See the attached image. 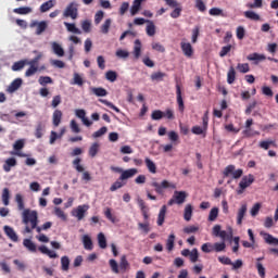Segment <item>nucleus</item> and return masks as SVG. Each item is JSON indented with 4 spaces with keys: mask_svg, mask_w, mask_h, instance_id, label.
<instances>
[{
    "mask_svg": "<svg viewBox=\"0 0 278 278\" xmlns=\"http://www.w3.org/2000/svg\"><path fill=\"white\" fill-rule=\"evenodd\" d=\"M23 224L26 225L25 233H31L36 229L37 233L45 231L42 226H38V212L30 211L29 208L23 212Z\"/></svg>",
    "mask_w": 278,
    "mask_h": 278,
    "instance_id": "1",
    "label": "nucleus"
},
{
    "mask_svg": "<svg viewBox=\"0 0 278 278\" xmlns=\"http://www.w3.org/2000/svg\"><path fill=\"white\" fill-rule=\"evenodd\" d=\"M79 4H77V2H71L64 13L63 16H65L66 18H72L73 21H75L77 18V16H79Z\"/></svg>",
    "mask_w": 278,
    "mask_h": 278,
    "instance_id": "2",
    "label": "nucleus"
},
{
    "mask_svg": "<svg viewBox=\"0 0 278 278\" xmlns=\"http://www.w3.org/2000/svg\"><path fill=\"white\" fill-rule=\"evenodd\" d=\"M154 188L156 194H164V190L168 188H175V185L170 184L168 180H163L161 184L153 178V181L150 184Z\"/></svg>",
    "mask_w": 278,
    "mask_h": 278,
    "instance_id": "3",
    "label": "nucleus"
},
{
    "mask_svg": "<svg viewBox=\"0 0 278 278\" xmlns=\"http://www.w3.org/2000/svg\"><path fill=\"white\" fill-rule=\"evenodd\" d=\"M230 175L232 179H240L244 175V170L242 168L236 169V165H228L224 168L223 176L229 177Z\"/></svg>",
    "mask_w": 278,
    "mask_h": 278,
    "instance_id": "4",
    "label": "nucleus"
},
{
    "mask_svg": "<svg viewBox=\"0 0 278 278\" xmlns=\"http://www.w3.org/2000/svg\"><path fill=\"white\" fill-rule=\"evenodd\" d=\"M210 123V117L207 116V112L202 117V127L201 126H193L191 131L195 136H201L207 131V125Z\"/></svg>",
    "mask_w": 278,
    "mask_h": 278,
    "instance_id": "5",
    "label": "nucleus"
},
{
    "mask_svg": "<svg viewBox=\"0 0 278 278\" xmlns=\"http://www.w3.org/2000/svg\"><path fill=\"white\" fill-rule=\"evenodd\" d=\"M30 27L34 28L36 27V36H42V34H45V31H47V27H49V24L47 23V21H33L30 23Z\"/></svg>",
    "mask_w": 278,
    "mask_h": 278,
    "instance_id": "6",
    "label": "nucleus"
},
{
    "mask_svg": "<svg viewBox=\"0 0 278 278\" xmlns=\"http://www.w3.org/2000/svg\"><path fill=\"white\" fill-rule=\"evenodd\" d=\"M13 149L15 152H11V155H17V157H27V154L21 152L22 149H25V140H16L13 144Z\"/></svg>",
    "mask_w": 278,
    "mask_h": 278,
    "instance_id": "7",
    "label": "nucleus"
},
{
    "mask_svg": "<svg viewBox=\"0 0 278 278\" xmlns=\"http://www.w3.org/2000/svg\"><path fill=\"white\" fill-rule=\"evenodd\" d=\"M176 101L178 103L179 112L184 113L186 110V105L184 104V97L181 96V86L179 84L176 85Z\"/></svg>",
    "mask_w": 278,
    "mask_h": 278,
    "instance_id": "8",
    "label": "nucleus"
},
{
    "mask_svg": "<svg viewBox=\"0 0 278 278\" xmlns=\"http://www.w3.org/2000/svg\"><path fill=\"white\" fill-rule=\"evenodd\" d=\"M180 49L186 58H192L194 55V49L190 42H180Z\"/></svg>",
    "mask_w": 278,
    "mask_h": 278,
    "instance_id": "9",
    "label": "nucleus"
},
{
    "mask_svg": "<svg viewBox=\"0 0 278 278\" xmlns=\"http://www.w3.org/2000/svg\"><path fill=\"white\" fill-rule=\"evenodd\" d=\"M255 181V176L252 174L248 176H243L241 181L239 182V188H242V190H247L249 186H251Z\"/></svg>",
    "mask_w": 278,
    "mask_h": 278,
    "instance_id": "10",
    "label": "nucleus"
},
{
    "mask_svg": "<svg viewBox=\"0 0 278 278\" xmlns=\"http://www.w3.org/2000/svg\"><path fill=\"white\" fill-rule=\"evenodd\" d=\"M3 231L12 242H18V235H16V231H14V228L10 226H4Z\"/></svg>",
    "mask_w": 278,
    "mask_h": 278,
    "instance_id": "11",
    "label": "nucleus"
},
{
    "mask_svg": "<svg viewBox=\"0 0 278 278\" xmlns=\"http://www.w3.org/2000/svg\"><path fill=\"white\" fill-rule=\"evenodd\" d=\"M86 212H88V205H79L74 211V216L77 218V220H84V217L86 216Z\"/></svg>",
    "mask_w": 278,
    "mask_h": 278,
    "instance_id": "12",
    "label": "nucleus"
},
{
    "mask_svg": "<svg viewBox=\"0 0 278 278\" xmlns=\"http://www.w3.org/2000/svg\"><path fill=\"white\" fill-rule=\"evenodd\" d=\"M138 175L137 168H130L126 170H122V175L119 176L121 181H125V179H131V177Z\"/></svg>",
    "mask_w": 278,
    "mask_h": 278,
    "instance_id": "13",
    "label": "nucleus"
},
{
    "mask_svg": "<svg viewBox=\"0 0 278 278\" xmlns=\"http://www.w3.org/2000/svg\"><path fill=\"white\" fill-rule=\"evenodd\" d=\"M173 197L177 205H181L186 203V199L188 198V194L186 193V191H175Z\"/></svg>",
    "mask_w": 278,
    "mask_h": 278,
    "instance_id": "14",
    "label": "nucleus"
},
{
    "mask_svg": "<svg viewBox=\"0 0 278 278\" xmlns=\"http://www.w3.org/2000/svg\"><path fill=\"white\" fill-rule=\"evenodd\" d=\"M17 162L16 159L14 157H9L5 160L2 168L4 173H10V170H12V168H14V166H16Z\"/></svg>",
    "mask_w": 278,
    "mask_h": 278,
    "instance_id": "15",
    "label": "nucleus"
},
{
    "mask_svg": "<svg viewBox=\"0 0 278 278\" xmlns=\"http://www.w3.org/2000/svg\"><path fill=\"white\" fill-rule=\"evenodd\" d=\"M38 251H40V253H42L43 255H48V257H50L51 260L58 258V253H55V251L49 250V248H47L46 245L39 247Z\"/></svg>",
    "mask_w": 278,
    "mask_h": 278,
    "instance_id": "16",
    "label": "nucleus"
},
{
    "mask_svg": "<svg viewBox=\"0 0 278 278\" xmlns=\"http://www.w3.org/2000/svg\"><path fill=\"white\" fill-rule=\"evenodd\" d=\"M62 112L60 110H54L52 114V124L54 127H60V123H62Z\"/></svg>",
    "mask_w": 278,
    "mask_h": 278,
    "instance_id": "17",
    "label": "nucleus"
},
{
    "mask_svg": "<svg viewBox=\"0 0 278 278\" xmlns=\"http://www.w3.org/2000/svg\"><path fill=\"white\" fill-rule=\"evenodd\" d=\"M23 247H25V249H27V251H29L30 253H36L38 251L36 243H34L31 239H24Z\"/></svg>",
    "mask_w": 278,
    "mask_h": 278,
    "instance_id": "18",
    "label": "nucleus"
},
{
    "mask_svg": "<svg viewBox=\"0 0 278 278\" xmlns=\"http://www.w3.org/2000/svg\"><path fill=\"white\" fill-rule=\"evenodd\" d=\"M51 47H52V51L55 55H58L59 58H64V48H62V46L60 43L54 41L51 43Z\"/></svg>",
    "mask_w": 278,
    "mask_h": 278,
    "instance_id": "19",
    "label": "nucleus"
},
{
    "mask_svg": "<svg viewBox=\"0 0 278 278\" xmlns=\"http://www.w3.org/2000/svg\"><path fill=\"white\" fill-rule=\"evenodd\" d=\"M83 244L86 251H92V249H94V245L92 244V238H90L88 235L83 236Z\"/></svg>",
    "mask_w": 278,
    "mask_h": 278,
    "instance_id": "20",
    "label": "nucleus"
},
{
    "mask_svg": "<svg viewBox=\"0 0 278 278\" xmlns=\"http://www.w3.org/2000/svg\"><path fill=\"white\" fill-rule=\"evenodd\" d=\"M21 86H23V79L16 78L9 86L8 92H16V90H18V88H21Z\"/></svg>",
    "mask_w": 278,
    "mask_h": 278,
    "instance_id": "21",
    "label": "nucleus"
},
{
    "mask_svg": "<svg viewBox=\"0 0 278 278\" xmlns=\"http://www.w3.org/2000/svg\"><path fill=\"white\" fill-rule=\"evenodd\" d=\"M166 211H167L166 205H163L159 212L157 222H156L159 227H162V225H164V220L166 219Z\"/></svg>",
    "mask_w": 278,
    "mask_h": 278,
    "instance_id": "22",
    "label": "nucleus"
},
{
    "mask_svg": "<svg viewBox=\"0 0 278 278\" xmlns=\"http://www.w3.org/2000/svg\"><path fill=\"white\" fill-rule=\"evenodd\" d=\"M132 53L135 55V60L140 59V55L142 53V43L139 41V39L135 40V47H134Z\"/></svg>",
    "mask_w": 278,
    "mask_h": 278,
    "instance_id": "23",
    "label": "nucleus"
},
{
    "mask_svg": "<svg viewBox=\"0 0 278 278\" xmlns=\"http://www.w3.org/2000/svg\"><path fill=\"white\" fill-rule=\"evenodd\" d=\"M71 268V258L68 256H62L61 257V270L64 273H68Z\"/></svg>",
    "mask_w": 278,
    "mask_h": 278,
    "instance_id": "24",
    "label": "nucleus"
},
{
    "mask_svg": "<svg viewBox=\"0 0 278 278\" xmlns=\"http://www.w3.org/2000/svg\"><path fill=\"white\" fill-rule=\"evenodd\" d=\"M245 214H247V204H243L238 211L237 225H242V220L244 219Z\"/></svg>",
    "mask_w": 278,
    "mask_h": 278,
    "instance_id": "25",
    "label": "nucleus"
},
{
    "mask_svg": "<svg viewBox=\"0 0 278 278\" xmlns=\"http://www.w3.org/2000/svg\"><path fill=\"white\" fill-rule=\"evenodd\" d=\"M146 166L149 173H152V175H155V173H157V165H155V163L149 157H146Z\"/></svg>",
    "mask_w": 278,
    "mask_h": 278,
    "instance_id": "26",
    "label": "nucleus"
},
{
    "mask_svg": "<svg viewBox=\"0 0 278 278\" xmlns=\"http://www.w3.org/2000/svg\"><path fill=\"white\" fill-rule=\"evenodd\" d=\"M54 5H55V0H49L47 2H43L40 5L39 10L41 13L49 12V10H51V8H53Z\"/></svg>",
    "mask_w": 278,
    "mask_h": 278,
    "instance_id": "27",
    "label": "nucleus"
},
{
    "mask_svg": "<svg viewBox=\"0 0 278 278\" xmlns=\"http://www.w3.org/2000/svg\"><path fill=\"white\" fill-rule=\"evenodd\" d=\"M98 244L100 249H108V239L103 232L98 233Z\"/></svg>",
    "mask_w": 278,
    "mask_h": 278,
    "instance_id": "28",
    "label": "nucleus"
},
{
    "mask_svg": "<svg viewBox=\"0 0 278 278\" xmlns=\"http://www.w3.org/2000/svg\"><path fill=\"white\" fill-rule=\"evenodd\" d=\"M248 60L250 62H262V60H266V55L254 52V53L248 55Z\"/></svg>",
    "mask_w": 278,
    "mask_h": 278,
    "instance_id": "29",
    "label": "nucleus"
},
{
    "mask_svg": "<svg viewBox=\"0 0 278 278\" xmlns=\"http://www.w3.org/2000/svg\"><path fill=\"white\" fill-rule=\"evenodd\" d=\"M101 148V146L99 144V142H94L90 146L89 148V156L90 157H97V153H99V149Z\"/></svg>",
    "mask_w": 278,
    "mask_h": 278,
    "instance_id": "30",
    "label": "nucleus"
},
{
    "mask_svg": "<svg viewBox=\"0 0 278 278\" xmlns=\"http://www.w3.org/2000/svg\"><path fill=\"white\" fill-rule=\"evenodd\" d=\"M28 68L25 72V77H33V75L37 74L38 71H40V67L38 65L28 64Z\"/></svg>",
    "mask_w": 278,
    "mask_h": 278,
    "instance_id": "31",
    "label": "nucleus"
},
{
    "mask_svg": "<svg viewBox=\"0 0 278 278\" xmlns=\"http://www.w3.org/2000/svg\"><path fill=\"white\" fill-rule=\"evenodd\" d=\"M166 249L170 253L175 249V233H170L166 240Z\"/></svg>",
    "mask_w": 278,
    "mask_h": 278,
    "instance_id": "32",
    "label": "nucleus"
},
{
    "mask_svg": "<svg viewBox=\"0 0 278 278\" xmlns=\"http://www.w3.org/2000/svg\"><path fill=\"white\" fill-rule=\"evenodd\" d=\"M91 92H93L96 97H108V90L103 87H92Z\"/></svg>",
    "mask_w": 278,
    "mask_h": 278,
    "instance_id": "33",
    "label": "nucleus"
},
{
    "mask_svg": "<svg viewBox=\"0 0 278 278\" xmlns=\"http://www.w3.org/2000/svg\"><path fill=\"white\" fill-rule=\"evenodd\" d=\"M1 199H2L3 205H5V206L10 205V189L9 188H4L2 190Z\"/></svg>",
    "mask_w": 278,
    "mask_h": 278,
    "instance_id": "34",
    "label": "nucleus"
},
{
    "mask_svg": "<svg viewBox=\"0 0 278 278\" xmlns=\"http://www.w3.org/2000/svg\"><path fill=\"white\" fill-rule=\"evenodd\" d=\"M148 25L146 27V31L148 34V36L153 37L155 36V24L153 23V21H147Z\"/></svg>",
    "mask_w": 278,
    "mask_h": 278,
    "instance_id": "35",
    "label": "nucleus"
},
{
    "mask_svg": "<svg viewBox=\"0 0 278 278\" xmlns=\"http://www.w3.org/2000/svg\"><path fill=\"white\" fill-rule=\"evenodd\" d=\"M184 218L185 220L190 222L192 220V204H187L185 207V213H184Z\"/></svg>",
    "mask_w": 278,
    "mask_h": 278,
    "instance_id": "36",
    "label": "nucleus"
},
{
    "mask_svg": "<svg viewBox=\"0 0 278 278\" xmlns=\"http://www.w3.org/2000/svg\"><path fill=\"white\" fill-rule=\"evenodd\" d=\"M64 25H65L67 31H70L71 34H81V30L79 28H77V26H75V24L64 22Z\"/></svg>",
    "mask_w": 278,
    "mask_h": 278,
    "instance_id": "37",
    "label": "nucleus"
},
{
    "mask_svg": "<svg viewBox=\"0 0 278 278\" xmlns=\"http://www.w3.org/2000/svg\"><path fill=\"white\" fill-rule=\"evenodd\" d=\"M105 79L108 81H111L112 84H114V81H116V79H118V74L115 71H108L105 73Z\"/></svg>",
    "mask_w": 278,
    "mask_h": 278,
    "instance_id": "38",
    "label": "nucleus"
},
{
    "mask_svg": "<svg viewBox=\"0 0 278 278\" xmlns=\"http://www.w3.org/2000/svg\"><path fill=\"white\" fill-rule=\"evenodd\" d=\"M13 12L15 14H21V15L31 14V8H29V7H20V8L14 9Z\"/></svg>",
    "mask_w": 278,
    "mask_h": 278,
    "instance_id": "39",
    "label": "nucleus"
},
{
    "mask_svg": "<svg viewBox=\"0 0 278 278\" xmlns=\"http://www.w3.org/2000/svg\"><path fill=\"white\" fill-rule=\"evenodd\" d=\"M141 8H142V4H140V2H137V0H134L132 5L130 8L131 16H136V14H138V12H140Z\"/></svg>",
    "mask_w": 278,
    "mask_h": 278,
    "instance_id": "40",
    "label": "nucleus"
},
{
    "mask_svg": "<svg viewBox=\"0 0 278 278\" xmlns=\"http://www.w3.org/2000/svg\"><path fill=\"white\" fill-rule=\"evenodd\" d=\"M110 27H112V18H106L101 26V33L102 34H110Z\"/></svg>",
    "mask_w": 278,
    "mask_h": 278,
    "instance_id": "41",
    "label": "nucleus"
},
{
    "mask_svg": "<svg viewBox=\"0 0 278 278\" xmlns=\"http://www.w3.org/2000/svg\"><path fill=\"white\" fill-rule=\"evenodd\" d=\"M15 201L17 203V210H20V212H23V210H25V201L23 200V195L21 193H17L15 195Z\"/></svg>",
    "mask_w": 278,
    "mask_h": 278,
    "instance_id": "42",
    "label": "nucleus"
},
{
    "mask_svg": "<svg viewBox=\"0 0 278 278\" xmlns=\"http://www.w3.org/2000/svg\"><path fill=\"white\" fill-rule=\"evenodd\" d=\"M233 81H236V68H233V66H230L227 73V83L233 84Z\"/></svg>",
    "mask_w": 278,
    "mask_h": 278,
    "instance_id": "43",
    "label": "nucleus"
},
{
    "mask_svg": "<svg viewBox=\"0 0 278 278\" xmlns=\"http://www.w3.org/2000/svg\"><path fill=\"white\" fill-rule=\"evenodd\" d=\"M73 166H74L75 170H77V173H84V170H86L84 168V165H81V160L79 157H76L73 161Z\"/></svg>",
    "mask_w": 278,
    "mask_h": 278,
    "instance_id": "44",
    "label": "nucleus"
},
{
    "mask_svg": "<svg viewBox=\"0 0 278 278\" xmlns=\"http://www.w3.org/2000/svg\"><path fill=\"white\" fill-rule=\"evenodd\" d=\"M189 260L192 264H197L199 262V250L194 248L189 254Z\"/></svg>",
    "mask_w": 278,
    "mask_h": 278,
    "instance_id": "45",
    "label": "nucleus"
},
{
    "mask_svg": "<svg viewBox=\"0 0 278 278\" xmlns=\"http://www.w3.org/2000/svg\"><path fill=\"white\" fill-rule=\"evenodd\" d=\"M218 207H213L211 211H210V214H208V222L210 223H214V220H216V218H218Z\"/></svg>",
    "mask_w": 278,
    "mask_h": 278,
    "instance_id": "46",
    "label": "nucleus"
},
{
    "mask_svg": "<svg viewBox=\"0 0 278 278\" xmlns=\"http://www.w3.org/2000/svg\"><path fill=\"white\" fill-rule=\"evenodd\" d=\"M40 86H47V84H53V78L51 76H40L38 79Z\"/></svg>",
    "mask_w": 278,
    "mask_h": 278,
    "instance_id": "47",
    "label": "nucleus"
},
{
    "mask_svg": "<svg viewBox=\"0 0 278 278\" xmlns=\"http://www.w3.org/2000/svg\"><path fill=\"white\" fill-rule=\"evenodd\" d=\"M152 121H162L164 118V112L161 110H154L151 114Z\"/></svg>",
    "mask_w": 278,
    "mask_h": 278,
    "instance_id": "48",
    "label": "nucleus"
},
{
    "mask_svg": "<svg viewBox=\"0 0 278 278\" xmlns=\"http://www.w3.org/2000/svg\"><path fill=\"white\" fill-rule=\"evenodd\" d=\"M119 268H121V270H123L124 273H125V270H127V268H129V261H127V256L123 255V256L121 257Z\"/></svg>",
    "mask_w": 278,
    "mask_h": 278,
    "instance_id": "49",
    "label": "nucleus"
},
{
    "mask_svg": "<svg viewBox=\"0 0 278 278\" xmlns=\"http://www.w3.org/2000/svg\"><path fill=\"white\" fill-rule=\"evenodd\" d=\"M256 269H257V274L261 278L266 277V267H264V265L262 263L256 262Z\"/></svg>",
    "mask_w": 278,
    "mask_h": 278,
    "instance_id": "50",
    "label": "nucleus"
},
{
    "mask_svg": "<svg viewBox=\"0 0 278 278\" xmlns=\"http://www.w3.org/2000/svg\"><path fill=\"white\" fill-rule=\"evenodd\" d=\"M109 265H110L111 270L113 273H115V275H118V273H121V270L118 269V263L116 262V260L111 258L109 261Z\"/></svg>",
    "mask_w": 278,
    "mask_h": 278,
    "instance_id": "51",
    "label": "nucleus"
},
{
    "mask_svg": "<svg viewBox=\"0 0 278 278\" xmlns=\"http://www.w3.org/2000/svg\"><path fill=\"white\" fill-rule=\"evenodd\" d=\"M244 16L245 18H250V21H260V14L253 11H245Z\"/></svg>",
    "mask_w": 278,
    "mask_h": 278,
    "instance_id": "52",
    "label": "nucleus"
},
{
    "mask_svg": "<svg viewBox=\"0 0 278 278\" xmlns=\"http://www.w3.org/2000/svg\"><path fill=\"white\" fill-rule=\"evenodd\" d=\"M164 77H166V74L163 72H156V73L151 74L152 81H162V79H164Z\"/></svg>",
    "mask_w": 278,
    "mask_h": 278,
    "instance_id": "53",
    "label": "nucleus"
},
{
    "mask_svg": "<svg viewBox=\"0 0 278 278\" xmlns=\"http://www.w3.org/2000/svg\"><path fill=\"white\" fill-rule=\"evenodd\" d=\"M264 239H265V242L267 244H276V245H278V239L273 237V235H270V233H265V238Z\"/></svg>",
    "mask_w": 278,
    "mask_h": 278,
    "instance_id": "54",
    "label": "nucleus"
},
{
    "mask_svg": "<svg viewBox=\"0 0 278 278\" xmlns=\"http://www.w3.org/2000/svg\"><path fill=\"white\" fill-rule=\"evenodd\" d=\"M25 64H27V60L15 62L12 65V71H22V68H25Z\"/></svg>",
    "mask_w": 278,
    "mask_h": 278,
    "instance_id": "55",
    "label": "nucleus"
},
{
    "mask_svg": "<svg viewBox=\"0 0 278 278\" xmlns=\"http://www.w3.org/2000/svg\"><path fill=\"white\" fill-rule=\"evenodd\" d=\"M91 27H92V24L90 23V21L85 20L81 22V29L83 31H85V34H90Z\"/></svg>",
    "mask_w": 278,
    "mask_h": 278,
    "instance_id": "56",
    "label": "nucleus"
},
{
    "mask_svg": "<svg viewBox=\"0 0 278 278\" xmlns=\"http://www.w3.org/2000/svg\"><path fill=\"white\" fill-rule=\"evenodd\" d=\"M208 14L211 16H225V13L223 12V10L218 8L210 9Z\"/></svg>",
    "mask_w": 278,
    "mask_h": 278,
    "instance_id": "57",
    "label": "nucleus"
},
{
    "mask_svg": "<svg viewBox=\"0 0 278 278\" xmlns=\"http://www.w3.org/2000/svg\"><path fill=\"white\" fill-rule=\"evenodd\" d=\"M181 5L175 7L174 10L170 13L172 18H179L181 16Z\"/></svg>",
    "mask_w": 278,
    "mask_h": 278,
    "instance_id": "58",
    "label": "nucleus"
},
{
    "mask_svg": "<svg viewBox=\"0 0 278 278\" xmlns=\"http://www.w3.org/2000/svg\"><path fill=\"white\" fill-rule=\"evenodd\" d=\"M245 34H247V30L244 29V26H238L237 27V38H238V40H244Z\"/></svg>",
    "mask_w": 278,
    "mask_h": 278,
    "instance_id": "59",
    "label": "nucleus"
},
{
    "mask_svg": "<svg viewBox=\"0 0 278 278\" xmlns=\"http://www.w3.org/2000/svg\"><path fill=\"white\" fill-rule=\"evenodd\" d=\"M42 131H45V127L42 126V123H39L36 127V130H35V138H42L43 134Z\"/></svg>",
    "mask_w": 278,
    "mask_h": 278,
    "instance_id": "60",
    "label": "nucleus"
},
{
    "mask_svg": "<svg viewBox=\"0 0 278 278\" xmlns=\"http://www.w3.org/2000/svg\"><path fill=\"white\" fill-rule=\"evenodd\" d=\"M225 249H227V244H225V242H216L213 245V251H216V253H220L222 251H225Z\"/></svg>",
    "mask_w": 278,
    "mask_h": 278,
    "instance_id": "61",
    "label": "nucleus"
},
{
    "mask_svg": "<svg viewBox=\"0 0 278 278\" xmlns=\"http://www.w3.org/2000/svg\"><path fill=\"white\" fill-rule=\"evenodd\" d=\"M195 8L199 10V12H205L207 10V7L203 0H195Z\"/></svg>",
    "mask_w": 278,
    "mask_h": 278,
    "instance_id": "62",
    "label": "nucleus"
},
{
    "mask_svg": "<svg viewBox=\"0 0 278 278\" xmlns=\"http://www.w3.org/2000/svg\"><path fill=\"white\" fill-rule=\"evenodd\" d=\"M237 68L239 70V73H249V71H251V67H249V63H239L237 65Z\"/></svg>",
    "mask_w": 278,
    "mask_h": 278,
    "instance_id": "63",
    "label": "nucleus"
},
{
    "mask_svg": "<svg viewBox=\"0 0 278 278\" xmlns=\"http://www.w3.org/2000/svg\"><path fill=\"white\" fill-rule=\"evenodd\" d=\"M54 214H55V216H58V218H61V220H66V213H64V211H62V208L55 207Z\"/></svg>",
    "mask_w": 278,
    "mask_h": 278,
    "instance_id": "64",
    "label": "nucleus"
}]
</instances>
